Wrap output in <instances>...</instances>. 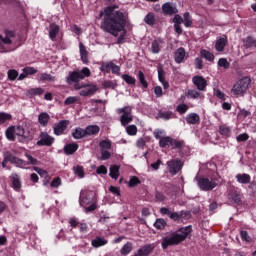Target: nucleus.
<instances>
[{
  "instance_id": "2eb2a0df",
  "label": "nucleus",
  "mask_w": 256,
  "mask_h": 256,
  "mask_svg": "<svg viewBox=\"0 0 256 256\" xmlns=\"http://www.w3.org/2000/svg\"><path fill=\"white\" fill-rule=\"evenodd\" d=\"M97 92V86L95 85H84V88L79 92L82 97H89Z\"/></svg>"
},
{
  "instance_id": "39448f33",
  "label": "nucleus",
  "mask_w": 256,
  "mask_h": 256,
  "mask_svg": "<svg viewBox=\"0 0 256 256\" xmlns=\"http://www.w3.org/2000/svg\"><path fill=\"white\" fill-rule=\"evenodd\" d=\"M85 77H91V70L87 67H84L81 71L71 72L66 78V81L67 83H79Z\"/></svg>"
},
{
  "instance_id": "dca6fc26",
  "label": "nucleus",
  "mask_w": 256,
  "mask_h": 256,
  "mask_svg": "<svg viewBox=\"0 0 256 256\" xmlns=\"http://www.w3.org/2000/svg\"><path fill=\"white\" fill-rule=\"evenodd\" d=\"M79 49L81 60L87 65V63H89V52H87V48H85V45L82 42L79 43Z\"/></svg>"
},
{
  "instance_id": "4c0bfd02",
  "label": "nucleus",
  "mask_w": 256,
  "mask_h": 256,
  "mask_svg": "<svg viewBox=\"0 0 256 256\" xmlns=\"http://www.w3.org/2000/svg\"><path fill=\"white\" fill-rule=\"evenodd\" d=\"M144 23H146V25H155V14L148 13L144 17Z\"/></svg>"
},
{
  "instance_id": "69168bd1",
  "label": "nucleus",
  "mask_w": 256,
  "mask_h": 256,
  "mask_svg": "<svg viewBox=\"0 0 256 256\" xmlns=\"http://www.w3.org/2000/svg\"><path fill=\"white\" fill-rule=\"evenodd\" d=\"M23 73H25L26 75H35V73H37V70L33 67H25L23 69Z\"/></svg>"
},
{
  "instance_id": "393cba45",
  "label": "nucleus",
  "mask_w": 256,
  "mask_h": 256,
  "mask_svg": "<svg viewBox=\"0 0 256 256\" xmlns=\"http://www.w3.org/2000/svg\"><path fill=\"white\" fill-rule=\"evenodd\" d=\"M49 119H51V117L47 114V112H42L38 116V123H40L42 127H47Z\"/></svg>"
},
{
  "instance_id": "a878e982",
  "label": "nucleus",
  "mask_w": 256,
  "mask_h": 256,
  "mask_svg": "<svg viewBox=\"0 0 256 256\" xmlns=\"http://www.w3.org/2000/svg\"><path fill=\"white\" fill-rule=\"evenodd\" d=\"M92 247H95L96 249L98 247H103L104 245H107V239L103 237H96L91 241Z\"/></svg>"
},
{
  "instance_id": "de8ad7c7",
  "label": "nucleus",
  "mask_w": 256,
  "mask_h": 256,
  "mask_svg": "<svg viewBox=\"0 0 256 256\" xmlns=\"http://www.w3.org/2000/svg\"><path fill=\"white\" fill-rule=\"evenodd\" d=\"M172 115H173V112H159L157 119H164L165 121H169Z\"/></svg>"
},
{
  "instance_id": "7ed1b4c3",
  "label": "nucleus",
  "mask_w": 256,
  "mask_h": 256,
  "mask_svg": "<svg viewBox=\"0 0 256 256\" xmlns=\"http://www.w3.org/2000/svg\"><path fill=\"white\" fill-rule=\"evenodd\" d=\"M17 49V36L13 31H5L4 36L0 35V53H9Z\"/></svg>"
},
{
  "instance_id": "2f4dec72",
  "label": "nucleus",
  "mask_w": 256,
  "mask_h": 256,
  "mask_svg": "<svg viewBox=\"0 0 256 256\" xmlns=\"http://www.w3.org/2000/svg\"><path fill=\"white\" fill-rule=\"evenodd\" d=\"M100 128L97 125H90L85 129L86 137H89L91 135H97L99 133Z\"/></svg>"
},
{
  "instance_id": "1a4fd4ad",
  "label": "nucleus",
  "mask_w": 256,
  "mask_h": 256,
  "mask_svg": "<svg viewBox=\"0 0 256 256\" xmlns=\"http://www.w3.org/2000/svg\"><path fill=\"white\" fill-rule=\"evenodd\" d=\"M100 71L104 73H113L114 75H119L121 68L113 62H102Z\"/></svg>"
},
{
  "instance_id": "4be33fe9",
  "label": "nucleus",
  "mask_w": 256,
  "mask_h": 256,
  "mask_svg": "<svg viewBox=\"0 0 256 256\" xmlns=\"http://www.w3.org/2000/svg\"><path fill=\"white\" fill-rule=\"evenodd\" d=\"M153 249H155V247L151 244L142 246L138 250V256H148L151 253V251H153Z\"/></svg>"
},
{
  "instance_id": "473e14b6",
  "label": "nucleus",
  "mask_w": 256,
  "mask_h": 256,
  "mask_svg": "<svg viewBox=\"0 0 256 256\" xmlns=\"http://www.w3.org/2000/svg\"><path fill=\"white\" fill-rule=\"evenodd\" d=\"M243 45L246 47V49H251V47H256V40L248 36L246 39H243Z\"/></svg>"
},
{
  "instance_id": "680f3d73",
  "label": "nucleus",
  "mask_w": 256,
  "mask_h": 256,
  "mask_svg": "<svg viewBox=\"0 0 256 256\" xmlns=\"http://www.w3.org/2000/svg\"><path fill=\"white\" fill-rule=\"evenodd\" d=\"M141 183V180L137 176H133L129 181V187H137Z\"/></svg>"
},
{
  "instance_id": "a211bd4d",
  "label": "nucleus",
  "mask_w": 256,
  "mask_h": 256,
  "mask_svg": "<svg viewBox=\"0 0 256 256\" xmlns=\"http://www.w3.org/2000/svg\"><path fill=\"white\" fill-rule=\"evenodd\" d=\"M79 49L81 60L87 65V63H89V52H87V48H85V45L82 42L79 43Z\"/></svg>"
},
{
  "instance_id": "4d7b16f0",
  "label": "nucleus",
  "mask_w": 256,
  "mask_h": 256,
  "mask_svg": "<svg viewBox=\"0 0 256 256\" xmlns=\"http://www.w3.org/2000/svg\"><path fill=\"white\" fill-rule=\"evenodd\" d=\"M188 110H189V106H187V104H180L176 108V111H178V113H180L181 115H183L184 113H187Z\"/></svg>"
},
{
  "instance_id": "f704fd0d",
  "label": "nucleus",
  "mask_w": 256,
  "mask_h": 256,
  "mask_svg": "<svg viewBox=\"0 0 256 256\" xmlns=\"http://www.w3.org/2000/svg\"><path fill=\"white\" fill-rule=\"evenodd\" d=\"M11 179L13 189H15L16 191L21 189V181L19 180V176L17 174H12Z\"/></svg>"
},
{
  "instance_id": "20e7f679",
  "label": "nucleus",
  "mask_w": 256,
  "mask_h": 256,
  "mask_svg": "<svg viewBox=\"0 0 256 256\" xmlns=\"http://www.w3.org/2000/svg\"><path fill=\"white\" fill-rule=\"evenodd\" d=\"M251 84V79L249 77H243L238 80L236 84L233 85L231 92L235 97H239L241 95H245L247 90L249 89V85Z\"/></svg>"
},
{
  "instance_id": "603ef678",
  "label": "nucleus",
  "mask_w": 256,
  "mask_h": 256,
  "mask_svg": "<svg viewBox=\"0 0 256 256\" xmlns=\"http://www.w3.org/2000/svg\"><path fill=\"white\" fill-rule=\"evenodd\" d=\"M101 151H105V149H111V141L109 140H102L99 143Z\"/></svg>"
},
{
  "instance_id": "6e6d98bb",
  "label": "nucleus",
  "mask_w": 256,
  "mask_h": 256,
  "mask_svg": "<svg viewBox=\"0 0 256 256\" xmlns=\"http://www.w3.org/2000/svg\"><path fill=\"white\" fill-rule=\"evenodd\" d=\"M12 165H15L17 167H25V165H27V163L25 162V160L16 157L14 159V161L12 162Z\"/></svg>"
},
{
  "instance_id": "e2e57ef3",
  "label": "nucleus",
  "mask_w": 256,
  "mask_h": 256,
  "mask_svg": "<svg viewBox=\"0 0 256 256\" xmlns=\"http://www.w3.org/2000/svg\"><path fill=\"white\" fill-rule=\"evenodd\" d=\"M78 98L75 96H70L65 99L64 105H73L74 103H77Z\"/></svg>"
},
{
  "instance_id": "bb28decb",
  "label": "nucleus",
  "mask_w": 256,
  "mask_h": 256,
  "mask_svg": "<svg viewBox=\"0 0 256 256\" xmlns=\"http://www.w3.org/2000/svg\"><path fill=\"white\" fill-rule=\"evenodd\" d=\"M73 139H83V137H87L85 129L83 128H75L72 131Z\"/></svg>"
},
{
  "instance_id": "37998d69",
  "label": "nucleus",
  "mask_w": 256,
  "mask_h": 256,
  "mask_svg": "<svg viewBox=\"0 0 256 256\" xmlns=\"http://www.w3.org/2000/svg\"><path fill=\"white\" fill-rule=\"evenodd\" d=\"M73 171L75 175H78L80 177V179H83V177H85V170H83V166H74Z\"/></svg>"
},
{
  "instance_id": "4468645a",
  "label": "nucleus",
  "mask_w": 256,
  "mask_h": 256,
  "mask_svg": "<svg viewBox=\"0 0 256 256\" xmlns=\"http://www.w3.org/2000/svg\"><path fill=\"white\" fill-rule=\"evenodd\" d=\"M162 11L164 15H175L178 12L177 6L170 2H166L162 5Z\"/></svg>"
},
{
  "instance_id": "412c9836",
  "label": "nucleus",
  "mask_w": 256,
  "mask_h": 256,
  "mask_svg": "<svg viewBox=\"0 0 256 256\" xmlns=\"http://www.w3.org/2000/svg\"><path fill=\"white\" fill-rule=\"evenodd\" d=\"M77 149H79V144H77V143L66 144L64 146V153L66 155H73V153H75V151H77Z\"/></svg>"
},
{
  "instance_id": "052dcab7",
  "label": "nucleus",
  "mask_w": 256,
  "mask_h": 256,
  "mask_svg": "<svg viewBox=\"0 0 256 256\" xmlns=\"http://www.w3.org/2000/svg\"><path fill=\"white\" fill-rule=\"evenodd\" d=\"M126 132L128 135H137V126L135 125H129L126 127Z\"/></svg>"
},
{
  "instance_id": "58836bf2",
  "label": "nucleus",
  "mask_w": 256,
  "mask_h": 256,
  "mask_svg": "<svg viewBox=\"0 0 256 256\" xmlns=\"http://www.w3.org/2000/svg\"><path fill=\"white\" fill-rule=\"evenodd\" d=\"M40 81H49L50 83H54L55 76L48 74V73H41L40 74Z\"/></svg>"
},
{
  "instance_id": "7c9ffc66",
  "label": "nucleus",
  "mask_w": 256,
  "mask_h": 256,
  "mask_svg": "<svg viewBox=\"0 0 256 256\" xmlns=\"http://www.w3.org/2000/svg\"><path fill=\"white\" fill-rule=\"evenodd\" d=\"M57 33H59V25L50 24L49 37L52 41H55Z\"/></svg>"
},
{
  "instance_id": "0e129e2a",
  "label": "nucleus",
  "mask_w": 256,
  "mask_h": 256,
  "mask_svg": "<svg viewBox=\"0 0 256 256\" xmlns=\"http://www.w3.org/2000/svg\"><path fill=\"white\" fill-rule=\"evenodd\" d=\"M248 139H249V134L247 133L240 134L236 137V141H238V143L245 142Z\"/></svg>"
},
{
  "instance_id": "f03ea898",
  "label": "nucleus",
  "mask_w": 256,
  "mask_h": 256,
  "mask_svg": "<svg viewBox=\"0 0 256 256\" xmlns=\"http://www.w3.org/2000/svg\"><path fill=\"white\" fill-rule=\"evenodd\" d=\"M179 233H172L169 236H166L162 239V248L167 249V247H171L172 245H179V243H182V241H185L187 237H189L191 231H193V228L191 226H186L184 228H181Z\"/></svg>"
},
{
  "instance_id": "9b49d317",
  "label": "nucleus",
  "mask_w": 256,
  "mask_h": 256,
  "mask_svg": "<svg viewBox=\"0 0 256 256\" xmlns=\"http://www.w3.org/2000/svg\"><path fill=\"white\" fill-rule=\"evenodd\" d=\"M55 141V138L49 136L47 132H42L40 134V140L37 142V145L40 147L46 146L51 147Z\"/></svg>"
},
{
  "instance_id": "f3484780",
  "label": "nucleus",
  "mask_w": 256,
  "mask_h": 256,
  "mask_svg": "<svg viewBox=\"0 0 256 256\" xmlns=\"http://www.w3.org/2000/svg\"><path fill=\"white\" fill-rule=\"evenodd\" d=\"M79 49L81 60L87 65V63H89V52H87V48H85V45L82 42L79 43Z\"/></svg>"
},
{
  "instance_id": "c9c22d12",
  "label": "nucleus",
  "mask_w": 256,
  "mask_h": 256,
  "mask_svg": "<svg viewBox=\"0 0 256 256\" xmlns=\"http://www.w3.org/2000/svg\"><path fill=\"white\" fill-rule=\"evenodd\" d=\"M6 138L8 141H15V126H10L6 130Z\"/></svg>"
},
{
  "instance_id": "6e6552de",
  "label": "nucleus",
  "mask_w": 256,
  "mask_h": 256,
  "mask_svg": "<svg viewBox=\"0 0 256 256\" xmlns=\"http://www.w3.org/2000/svg\"><path fill=\"white\" fill-rule=\"evenodd\" d=\"M14 133L19 137L18 141L20 143H29V141H33V135L29 134V132H25L23 126H14Z\"/></svg>"
},
{
  "instance_id": "a18cd8bd",
  "label": "nucleus",
  "mask_w": 256,
  "mask_h": 256,
  "mask_svg": "<svg viewBox=\"0 0 256 256\" xmlns=\"http://www.w3.org/2000/svg\"><path fill=\"white\" fill-rule=\"evenodd\" d=\"M25 157L27 158V162L26 165H39V160H37V158H34L33 156H31V154H25Z\"/></svg>"
},
{
  "instance_id": "c03bdc74",
  "label": "nucleus",
  "mask_w": 256,
  "mask_h": 256,
  "mask_svg": "<svg viewBox=\"0 0 256 256\" xmlns=\"http://www.w3.org/2000/svg\"><path fill=\"white\" fill-rule=\"evenodd\" d=\"M165 225H167V222H165V219H163V218L156 219V221L154 223V227L156 229H165Z\"/></svg>"
},
{
  "instance_id": "09e8293b",
  "label": "nucleus",
  "mask_w": 256,
  "mask_h": 256,
  "mask_svg": "<svg viewBox=\"0 0 256 256\" xmlns=\"http://www.w3.org/2000/svg\"><path fill=\"white\" fill-rule=\"evenodd\" d=\"M122 79L128 84V85H135L136 80L132 76H129L127 74L122 75Z\"/></svg>"
},
{
  "instance_id": "ddd939ff",
  "label": "nucleus",
  "mask_w": 256,
  "mask_h": 256,
  "mask_svg": "<svg viewBox=\"0 0 256 256\" xmlns=\"http://www.w3.org/2000/svg\"><path fill=\"white\" fill-rule=\"evenodd\" d=\"M192 82L195 84L198 91H205V89L207 87V80H205V78H203V76H194L192 78Z\"/></svg>"
},
{
  "instance_id": "338daca9",
  "label": "nucleus",
  "mask_w": 256,
  "mask_h": 256,
  "mask_svg": "<svg viewBox=\"0 0 256 256\" xmlns=\"http://www.w3.org/2000/svg\"><path fill=\"white\" fill-rule=\"evenodd\" d=\"M188 96L192 99H198V97H201V94L197 90H188Z\"/></svg>"
},
{
  "instance_id": "49530a36",
  "label": "nucleus",
  "mask_w": 256,
  "mask_h": 256,
  "mask_svg": "<svg viewBox=\"0 0 256 256\" xmlns=\"http://www.w3.org/2000/svg\"><path fill=\"white\" fill-rule=\"evenodd\" d=\"M219 133L220 135H223V137H229L231 129L225 125H222L219 127Z\"/></svg>"
},
{
  "instance_id": "ea45409f",
  "label": "nucleus",
  "mask_w": 256,
  "mask_h": 256,
  "mask_svg": "<svg viewBox=\"0 0 256 256\" xmlns=\"http://www.w3.org/2000/svg\"><path fill=\"white\" fill-rule=\"evenodd\" d=\"M201 56L206 59V61H214L215 60V55L213 53L207 51V50H202L201 51Z\"/></svg>"
},
{
  "instance_id": "b1692460",
  "label": "nucleus",
  "mask_w": 256,
  "mask_h": 256,
  "mask_svg": "<svg viewBox=\"0 0 256 256\" xmlns=\"http://www.w3.org/2000/svg\"><path fill=\"white\" fill-rule=\"evenodd\" d=\"M174 59L176 63H183V59H185V48H178L174 54Z\"/></svg>"
},
{
  "instance_id": "13d9d810",
  "label": "nucleus",
  "mask_w": 256,
  "mask_h": 256,
  "mask_svg": "<svg viewBox=\"0 0 256 256\" xmlns=\"http://www.w3.org/2000/svg\"><path fill=\"white\" fill-rule=\"evenodd\" d=\"M9 119H11V114L5 112L0 113V125L5 123V121H9Z\"/></svg>"
},
{
  "instance_id": "774afa93",
  "label": "nucleus",
  "mask_w": 256,
  "mask_h": 256,
  "mask_svg": "<svg viewBox=\"0 0 256 256\" xmlns=\"http://www.w3.org/2000/svg\"><path fill=\"white\" fill-rule=\"evenodd\" d=\"M180 219H191L190 211H180Z\"/></svg>"
},
{
  "instance_id": "c756f323",
  "label": "nucleus",
  "mask_w": 256,
  "mask_h": 256,
  "mask_svg": "<svg viewBox=\"0 0 256 256\" xmlns=\"http://www.w3.org/2000/svg\"><path fill=\"white\" fill-rule=\"evenodd\" d=\"M119 165H112L110 166V173L109 176L111 177V179H115V181H117V179H119Z\"/></svg>"
},
{
  "instance_id": "6ab92c4d",
  "label": "nucleus",
  "mask_w": 256,
  "mask_h": 256,
  "mask_svg": "<svg viewBox=\"0 0 256 256\" xmlns=\"http://www.w3.org/2000/svg\"><path fill=\"white\" fill-rule=\"evenodd\" d=\"M228 199L231 201V203L239 205V203H241V193L237 192L236 190H232L228 193Z\"/></svg>"
},
{
  "instance_id": "423d86ee",
  "label": "nucleus",
  "mask_w": 256,
  "mask_h": 256,
  "mask_svg": "<svg viewBox=\"0 0 256 256\" xmlns=\"http://www.w3.org/2000/svg\"><path fill=\"white\" fill-rule=\"evenodd\" d=\"M117 113L120 116V122L123 127H127L131 121H133V109L131 106H126L124 108L117 109Z\"/></svg>"
},
{
  "instance_id": "864d4df0",
  "label": "nucleus",
  "mask_w": 256,
  "mask_h": 256,
  "mask_svg": "<svg viewBox=\"0 0 256 256\" xmlns=\"http://www.w3.org/2000/svg\"><path fill=\"white\" fill-rule=\"evenodd\" d=\"M183 17H184L183 23H184L185 27H191L193 22L191 21L189 12L184 13Z\"/></svg>"
},
{
  "instance_id": "3c124183",
  "label": "nucleus",
  "mask_w": 256,
  "mask_h": 256,
  "mask_svg": "<svg viewBox=\"0 0 256 256\" xmlns=\"http://www.w3.org/2000/svg\"><path fill=\"white\" fill-rule=\"evenodd\" d=\"M17 157L11 154V152L7 151L4 153V161L8 163H13Z\"/></svg>"
},
{
  "instance_id": "9d476101",
  "label": "nucleus",
  "mask_w": 256,
  "mask_h": 256,
  "mask_svg": "<svg viewBox=\"0 0 256 256\" xmlns=\"http://www.w3.org/2000/svg\"><path fill=\"white\" fill-rule=\"evenodd\" d=\"M167 166L171 175H177L183 169V162L180 159L170 160L167 162Z\"/></svg>"
},
{
  "instance_id": "5fc2aeb1",
  "label": "nucleus",
  "mask_w": 256,
  "mask_h": 256,
  "mask_svg": "<svg viewBox=\"0 0 256 256\" xmlns=\"http://www.w3.org/2000/svg\"><path fill=\"white\" fill-rule=\"evenodd\" d=\"M19 77V72L17 70H9L8 71V79L10 81H15Z\"/></svg>"
},
{
  "instance_id": "79ce46f5",
  "label": "nucleus",
  "mask_w": 256,
  "mask_h": 256,
  "mask_svg": "<svg viewBox=\"0 0 256 256\" xmlns=\"http://www.w3.org/2000/svg\"><path fill=\"white\" fill-rule=\"evenodd\" d=\"M43 93H45L43 88H32L28 90V95H30V97H34V95H43Z\"/></svg>"
},
{
  "instance_id": "f8f14e48",
  "label": "nucleus",
  "mask_w": 256,
  "mask_h": 256,
  "mask_svg": "<svg viewBox=\"0 0 256 256\" xmlns=\"http://www.w3.org/2000/svg\"><path fill=\"white\" fill-rule=\"evenodd\" d=\"M67 127H69V120H60L58 123L54 124V134L63 135Z\"/></svg>"
},
{
  "instance_id": "5701e85b",
  "label": "nucleus",
  "mask_w": 256,
  "mask_h": 256,
  "mask_svg": "<svg viewBox=\"0 0 256 256\" xmlns=\"http://www.w3.org/2000/svg\"><path fill=\"white\" fill-rule=\"evenodd\" d=\"M226 45H227V37L220 38L216 41L215 49L216 51L221 53V51H225Z\"/></svg>"
},
{
  "instance_id": "0eeeda50",
  "label": "nucleus",
  "mask_w": 256,
  "mask_h": 256,
  "mask_svg": "<svg viewBox=\"0 0 256 256\" xmlns=\"http://www.w3.org/2000/svg\"><path fill=\"white\" fill-rule=\"evenodd\" d=\"M198 187L201 191H213L215 187H219V180L214 178H199Z\"/></svg>"
},
{
  "instance_id": "aec40b11",
  "label": "nucleus",
  "mask_w": 256,
  "mask_h": 256,
  "mask_svg": "<svg viewBox=\"0 0 256 256\" xmlns=\"http://www.w3.org/2000/svg\"><path fill=\"white\" fill-rule=\"evenodd\" d=\"M161 49H163V40H154L151 45V52L157 54L161 52Z\"/></svg>"
},
{
  "instance_id": "f257e3e1",
  "label": "nucleus",
  "mask_w": 256,
  "mask_h": 256,
  "mask_svg": "<svg viewBox=\"0 0 256 256\" xmlns=\"http://www.w3.org/2000/svg\"><path fill=\"white\" fill-rule=\"evenodd\" d=\"M115 9H119V6L113 5L108 6L104 12H101L100 15H103L104 18L101 22V29L106 33H110L114 37L119 35V32L125 29V25L127 24V20L125 19V15L121 11H115Z\"/></svg>"
},
{
  "instance_id": "8fccbe9b",
  "label": "nucleus",
  "mask_w": 256,
  "mask_h": 256,
  "mask_svg": "<svg viewBox=\"0 0 256 256\" xmlns=\"http://www.w3.org/2000/svg\"><path fill=\"white\" fill-rule=\"evenodd\" d=\"M230 66L231 64H229V61H227V59L220 58L218 60V67H223V69H229Z\"/></svg>"
},
{
  "instance_id": "c85d7f7f",
  "label": "nucleus",
  "mask_w": 256,
  "mask_h": 256,
  "mask_svg": "<svg viewBox=\"0 0 256 256\" xmlns=\"http://www.w3.org/2000/svg\"><path fill=\"white\" fill-rule=\"evenodd\" d=\"M236 179L238 183H242V185H247V183H251V176L249 174H237Z\"/></svg>"
},
{
  "instance_id": "e433bc0d",
  "label": "nucleus",
  "mask_w": 256,
  "mask_h": 256,
  "mask_svg": "<svg viewBox=\"0 0 256 256\" xmlns=\"http://www.w3.org/2000/svg\"><path fill=\"white\" fill-rule=\"evenodd\" d=\"M133 251V244L131 242L126 243L120 250L121 255H129V252Z\"/></svg>"
},
{
  "instance_id": "bf43d9fd",
  "label": "nucleus",
  "mask_w": 256,
  "mask_h": 256,
  "mask_svg": "<svg viewBox=\"0 0 256 256\" xmlns=\"http://www.w3.org/2000/svg\"><path fill=\"white\" fill-rule=\"evenodd\" d=\"M158 79L160 83H163L165 81V70H163V67H158Z\"/></svg>"
},
{
  "instance_id": "a19ab883",
  "label": "nucleus",
  "mask_w": 256,
  "mask_h": 256,
  "mask_svg": "<svg viewBox=\"0 0 256 256\" xmlns=\"http://www.w3.org/2000/svg\"><path fill=\"white\" fill-rule=\"evenodd\" d=\"M138 79H139V82L141 83L142 87H144V89H147V87H149L147 80H145V74L143 73V71L138 72Z\"/></svg>"
},
{
  "instance_id": "72a5a7b5",
  "label": "nucleus",
  "mask_w": 256,
  "mask_h": 256,
  "mask_svg": "<svg viewBox=\"0 0 256 256\" xmlns=\"http://www.w3.org/2000/svg\"><path fill=\"white\" fill-rule=\"evenodd\" d=\"M169 145H173V138H171L169 136L160 138V141H159L160 147L165 148Z\"/></svg>"
},
{
  "instance_id": "cd10ccee",
  "label": "nucleus",
  "mask_w": 256,
  "mask_h": 256,
  "mask_svg": "<svg viewBox=\"0 0 256 256\" xmlns=\"http://www.w3.org/2000/svg\"><path fill=\"white\" fill-rule=\"evenodd\" d=\"M199 121H200V117L198 116L197 113H191L186 116V122L189 125H195V124L199 123Z\"/></svg>"
}]
</instances>
